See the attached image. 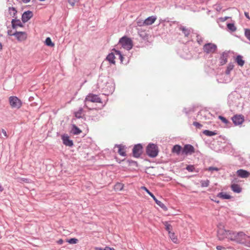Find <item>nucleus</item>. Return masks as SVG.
Here are the masks:
<instances>
[{
	"instance_id": "obj_1",
	"label": "nucleus",
	"mask_w": 250,
	"mask_h": 250,
	"mask_svg": "<svg viewBox=\"0 0 250 250\" xmlns=\"http://www.w3.org/2000/svg\"><path fill=\"white\" fill-rule=\"evenodd\" d=\"M244 236V232L243 231H235L226 229L224 226H220L217 230V238L220 241L225 239L234 242L237 244H241L242 237Z\"/></svg>"
},
{
	"instance_id": "obj_2",
	"label": "nucleus",
	"mask_w": 250,
	"mask_h": 250,
	"mask_svg": "<svg viewBox=\"0 0 250 250\" xmlns=\"http://www.w3.org/2000/svg\"><path fill=\"white\" fill-rule=\"evenodd\" d=\"M84 106L87 108L89 110H93L95 109L98 110L99 109H101L102 108H95L93 107L92 103H102V100L100 98V97L96 94H94L92 93L88 94L85 97L84 101Z\"/></svg>"
},
{
	"instance_id": "obj_3",
	"label": "nucleus",
	"mask_w": 250,
	"mask_h": 250,
	"mask_svg": "<svg viewBox=\"0 0 250 250\" xmlns=\"http://www.w3.org/2000/svg\"><path fill=\"white\" fill-rule=\"evenodd\" d=\"M159 152L158 147L157 145L153 144H149L146 147L147 154L152 158L158 155Z\"/></svg>"
},
{
	"instance_id": "obj_4",
	"label": "nucleus",
	"mask_w": 250,
	"mask_h": 250,
	"mask_svg": "<svg viewBox=\"0 0 250 250\" xmlns=\"http://www.w3.org/2000/svg\"><path fill=\"white\" fill-rule=\"evenodd\" d=\"M9 101L10 106L13 108L19 109L22 105V102L16 96H10L9 98Z\"/></svg>"
},
{
	"instance_id": "obj_5",
	"label": "nucleus",
	"mask_w": 250,
	"mask_h": 250,
	"mask_svg": "<svg viewBox=\"0 0 250 250\" xmlns=\"http://www.w3.org/2000/svg\"><path fill=\"white\" fill-rule=\"evenodd\" d=\"M119 43L123 48L128 50H130L132 47V41L131 39L126 37L122 38L120 40Z\"/></svg>"
},
{
	"instance_id": "obj_6",
	"label": "nucleus",
	"mask_w": 250,
	"mask_h": 250,
	"mask_svg": "<svg viewBox=\"0 0 250 250\" xmlns=\"http://www.w3.org/2000/svg\"><path fill=\"white\" fill-rule=\"evenodd\" d=\"M115 53H111L109 54L106 57V60L111 63L115 64V55H118L119 57L120 58L121 62L123 61V56L121 54L120 52L118 50H114Z\"/></svg>"
},
{
	"instance_id": "obj_7",
	"label": "nucleus",
	"mask_w": 250,
	"mask_h": 250,
	"mask_svg": "<svg viewBox=\"0 0 250 250\" xmlns=\"http://www.w3.org/2000/svg\"><path fill=\"white\" fill-rule=\"evenodd\" d=\"M216 49V45L212 43L205 44L203 46V51L207 54L214 53Z\"/></svg>"
},
{
	"instance_id": "obj_8",
	"label": "nucleus",
	"mask_w": 250,
	"mask_h": 250,
	"mask_svg": "<svg viewBox=\"0 0 250 250\" xmlns=\"http://www.w3.org/2000/svg\"><path fill=\"white\" fill-rule=\"evenodd\" d=\"M195 152L194 147L190 145H186L182 149V153L185 155L191 154Z\"/></svg>"
},
{
	"instance_id": "obj_9",
	"label": "nucleus",
	"mask_w": 250,
	"mask_h": 250,
	"mask_svg": "<svg viewBox=\"0 0 250 250\" xmlns=\"http://www.w3.org/2000/svg\"><path fill=\"white\" fill-rule=\"evenodd\" d=\"M143 147L141 144L135 145L133 148V154L135 157L138 158L142 153Z\"/></svg>"
},
{
	"instance_id": "obj_10",
	"label": "nucleus",
	"mask_w": 250,
	"mask_h": 250,
	"mask_svg": "<svg viewBox=\"0 0 250 250\" xmlns=\"http://www.w3.org/2000/svg\"><path fill=\"white\" fill-rule=\"evenodd\" d=\"M232 120L235 125H240L244 122V117L242 115H235L232 117Z\"/></svg>"
},
{
	"instance_id": "obj_11",
	"label": "nucleus",
	"mask_w": 250,
	"mask_h": 250,
	"mask_svg": "<svg viewBox=\"0 0 250 250\" xmlns=\"http://www.w3.org/2000/svg\"><path fill=\"white\" fill-rule=\"evenodd\" d=\"M14 36L20 42L25 41L27 39V34L25 32H15Z\"/></svg>"
},
{
	"instance_id": "obj_12",
	"label": "nucleus",
	"mask_w": 250,
	"mask_h": 250,
	"mask_svg": "<svg viewBox=\"0 0 250 250\" xmlns=\"http://www.w3.org/2000/svg\"><path fill=\"white\" fill-rule=\"evenodd\" d=\"M33 16V13L30 11L24 12L21 17L22 21L23 22L28 21Z\"/></svg>"
},
{
	"instance_id": "obj_13",
	"label": "nucleus",
	"mask_w": 250,
	"mask_h": 250,
	"mask_svg": "<svg viewBox=\"0 0 250 250\" xmlns=\"http://www.w3.org/2000/svg\"><path fill=\"white\" fill-rule=\"evenodd\" d=\"M62 139L64 145L68 146H72L73 143L72 140L69 139V137L67 135H63L62 136Z\"/></svg>"
},
{
	"instance_id": "obj_14",
	"label": "nucleus",
	"mask_w": 250,
	"mask_h": 250,
	"mask_svg": "<svg viewBox=\"0 0 250 250\" xmlns=\"http://www.w3.org/2000/svg\"><path fill=\"white\" fill-rule=\"evenodd\" d=\"M236 173L238 176L242 178H247L250 175V173L249 172L242 169L238 170Z\"/></svg>"
},
{
	"instance_id": "obj_15",
	"label": "nucleus",
	"mask_w": 250,
	"mask_h": 250,
	"mask_svg": "<svg viewBox=\"0 0 250 250\" xmlns=\"http://www.w3.org/2000/svg\"><path fill=\"white\" fill-rule=\"evenodd\" d=\"M241 244L245 246L250 247V236L247 235L244 233V236L242 237Z\"/></svg>"
},
{
	"instance_id": "obj_16",
	"label": "nucleus",
	"mask_w": 250,
	"mask_h": 250,
	"mask_svg": "<svg viewBox=\"0 0 250 250\" xmlns=\"http://www.w3.org/2000/svg\"><path fill=\"white\" fill-rule=\"evenodd\" d=\"M12 26L13 29H17L18 27H21L23 25L20 20L13 19L12 21Z\"/></svg>"
},
{
	"instance_id": "obj_17",
	"label": "nucleus",
	"mask_w": 250,
	"mask_h": 250,
	"mask_svg": "<svg viewBox=\"0 0 250 250\" xmlns=\"http://www.w3.org/2000/svg\"><path fill=\"white\" fill-rule=\"evenodd\" d=\"M115 147H116L118 148V152L119 153V154L120 155L123 156H126V153H125V146H124L122 145H116Z\"/></svg>"
},
{
	"instance_id": "obj_18",
	"label": "nucleus",
	"mask_w": 250,
	"mask_h": 250,
	"mask_svg": "<svg viewBox=\"0 0 250 250\" xmlns=\"http://www.w3.org/2000/svg\"><path fill=\"white\" fill-rule=\"evenodd\" d=\"M156 18L155 17L151 16L147 18L144 21V24L145 25H149L153 24L156 21Z\"/></svg>"
},
{
	"instance_id": "obj_19",
	"label": "nucleus",
	"mask_w": 250,
	"mask_h": 250,
	"mask_svg": "<svg viewBox=\"0 0 250 250\" xmlns=\"http://www.w3.org/2000/svg\"><path fill=\"white\" fill-rule=\"evenodd\" d=\"M231 188L233 191L236 193H240L241 191L242 188L238 184H233L231 186Z\"/></svg>"
},
{
	"instance_id": "obj_20",
	"label": "nucleus",
	"mask_w": 250,
	"mask_h": 250,
	"mask_svg": "<svg viewBox=\"0 0 250 250\" xmlns=\"http://www.w3.org/2000/svg\"><path fill=\"white\" fill-rule=\"evenodd\" d=\"M124 187V185L121 183H116L114 186V189L116 191H122Z\"/></svg>"
},
{
	"instance_id": "obj_21",
	"label": "nucleus",
	"mask_w": 250,
	"mask_h": 250,
	"mask_svg": "<svg viewBox=\"0 0 250 250\" xmlns=\"http://www.w3.org/2000/svg\"><path fill=\"white\" fill-rule=\"evenodd\" d=\"M181 150L182 151L181 146L179 145H176L173 146L172 149V152L179 155Z\"/></svg>"
},
{
	"instance_id": "obj_22",
	"label": "nucleus",
	"mask_w": 250,
	"mask_h": 250,
	"mask_svg": "<svg viewBox=\"0 0 250 250\" xmlns=\"http://www.w3.org/2000/svg\"><path fill=\"white\" fill-rule=\"evenodd\" d=\"M179 29L180 30L182 31L185 37H188L189 35L190 31L186 27L180 26Z\"/></svg>"
},
{
	"instance_id": "obj_23",
	"label": "nucleus",
	"mask_w": 250,
	"mask_h": 250,
	"mask_svg": "<svg viewBox=\"0 0 250 250\" xmlns=\"http://www.w3.org/2000/svg\"><path fill=\"white\" fill-rule=\"evenodd\" d=\"M235 61L239 65H240L241 66H242L244 65L245 62L243 60V57L241 56H240V55L237 56L235 59Z\"/></svg>"
},
{
	"instance_id": "obj_24",
	"label": "nucleus",
	"mask_w": 250,
	"mask_h": 250,
	"mask_svg": "<svg viewBox=\"0 0 250 250\" xmlns=\"http://www.w3.org/2000/svg\"><path fill=\"white\" fill-rule=\"evenodd\" d=\"M153 199L155 201V203L160 206L161 208L164 209V210H167V208L166 206L161 201L158 200L154 196L152 197Z\"/></svg>"
},
{
	"instance_id": "obj_25",
	"label": "nucleus",
	"mask_w": 250,
	"mask_h": 250,
	"mask_svg": "<svg viewBox=\"0 0 250 250\" xmlns=\"http://www.w3.org/2000/svg\"><path fill=\"white\" fill-rule=\"evenodd\" d=\"M217 197L223 199H229L231 196L224 192H220L217 194Z\"/></svg>"
},
{
	"instance_id": "obj_26",
	"label": "nucleus",
	"mask_w": 250,
	"mask_h": 250,
	"mask_svg": "<svg viewBox=\"0 0 250 250\" xmlns=\"http://www.w3.org/2000/svg\"><path fill=\"white\" fill-rule=\"evenodd\" d=\"M169 237L171 239V240L174 243H177V236L175 235L174 233L169 231Z\"/></svg>"
},
{
	"instance_id": "obj_27",
	"label": "nucleus",
	"mask_w": 250,
	"mask_h": 250,
	"mask_svg": "<svg viewBox=\"0 0 250 250\" xmlns=\"http://www.w3.org/2000/svg\"><path fill=\"white\" fill-rule=\"evenodd\" d=\"M75 116L77 118H81L83 116V109L80 108L77 111L75 112Z\"/></svg>"
},
{
	"instance_id": "obj_28",
	"label": "nucleus",
	"mask_w": 250,
	"mask_h": 250,
	"mask_svg": "<svg viewBox=\"0 0 250 250\" xmlns=\"http://www.w3.org/2000/svg\"><path fill=\"white\" fill-rule=\"evenodd\" d=\"M72 132L75 135H78L81 133L82 131L76 125H73Z\"/></svg>"
},
{
	"instance_id": "obj_29",
	"label": "nucleus",
	"mask_w": 250,
	"mask_h": 250,
	"mask_svg": "<svg viewBox=\"0 0 250 250\" xmlns=\"http://www.w3.org/2000/svg\"><path fill=\"white\" fill-rule=\"evenodd\" d=\"M203 134L208 136H212L216 135L217 133L215 131H211L208 130H205L203 132Z\"/></svg>"
},
{
	"instance_id": "obj_30",
	"label": "nucleus",
	"mask_w": 250,
	"mask_h": 250,
	"mask_svg": "<svg viewBox=\"0 0 250 250\" xmlns=\"http://www.w3.org/2000/svg\"><path fill=\"white\" fill-rule=\"evenodd\" d=\"M8 12H9V15L13 17H14L16 15V14L17 12L16 8L14 7H13L9 8Z\"/></svg>"
},
{
	"instance_id": "obj_31",
	"label": "nucleus",
	"mask_w": 250,
	"mask_h": 250,
	"mask_svg": "<svg viewBox=\"0 0 250 250\" xmlns=\"http://www.w3.org/2000/svg\"><path fill=\"white\" fill-rule=\"evenodd\" d=\"M221 59L222 60L221 63L222 64H225L227 62V54L225 53H223Z\"/></svg>"
},
{
	"instance_id": "obj_32",
	"label": "nucleus",
	"mask_w": 250,
	"mask_h": 250,
	"mask_svg": "<svg viewBox=\"0 0 250 250\" xmlns=\"http://www.w3.org/2000/svg\"><path fill=\"white\" fill-rule=\"evenodd\" d=\"M45 44L46 45L49 46L53 47L54 46V44L52 42L51 39L48 37L45 40Z\"/></svg>"
},
{
	"instance_id": "obj_33",
	"label": "nucleus",
	"mask_w": 250,
	"mask_h": 250,
	"mask_svg": "<svg viewBox=\"0 0 250 250\" xmlns=\"http://www.w3.org/2000/svg\"><path fill=\"white\" fill-rule=\"evenodd\" d=\"M233 67L234 65L233 64L229 63L227 67V69L226 72V74H229L230 72L233 69Z\"/></svg>"
},
{
	"instance_id": "obj_34",
	"label": "nucleus",
	"mask_w": 250,
	"mask_h": 250,
	"mask_svg": "<svg viewBox=\"0 0 250 250\" xmlns=\"http://www.w3.org/2000/svg\"><path fill=\"white\" fill-rule=\"evenodd\" d=\"M227 27L231 31H235L236 30V28L233 23H228Z\"/></svg>"
},
{
	"instance_id": "obj_35",
	"label": "nucleus",
	"mask_w": 250,
	"mask_h": 250,
	"mask_svg": "<svg viewBox=\"0 0 250 250\" xmlns=\"http://www.w3.org/2000/svg\"><path fill=\"white\" fill-rule=\"evenodd\" d=\"M164 225L166 227V229L169 233V231H170V230L172 228V226L171 225L168 224L167 222H165L164 223Z\"/></svg>"
},
{
	"instance_id": "obj_36",
	"label": "nucleus",
	"mask_w": 250,
	"mask_h": 250,
	"mask_svg": "<svg viewBox=\"0 0 250 250\" xmlns=\"http://www.w3.org/2000/svg\"><path fill=\"white\" fill-rule=\"evenodd\" d=\"M66 242L69 244H76L78 242V240L77 238H71L70 239H67Z\"/></svg>"
},
{
	"instance_id": "obj_37",
	"label": "nucleus",
	"mask_w": 250,
	"mask_h": 250,
	"mask_svg": "<svg viewBox=\"0 0 250 250\" xmlns=\"http://www.w3.org/2000/svg\"><path fill=\"white\" fill-rule=\"evenodd\" d=\"M209 183V181L208 180H206L205 181H201V186L202 187H207L208 186Z\"/></svg>"
},
{
	"instance_id": "obj_38",
	"label": "nucleus",
	"mask_w": 250,
	"mask_h": 250,
	"mask_svg": "<svg viewBox=\"0 0 250 250\" xmlns=\"http://www.w3.org/2000/svg\"><path fill=\"white\" fill-rule=\"evenodd\" d=\"M95 250H115L114 248H110L109 247H105L104 249H103V248H99V247H96L95 248Z\"/></svg>"
},
{
	"instance_id": "obj_39",
	"label": "nucleus",
	"mask_w": 250,
	"mask_h": 250,
	"mask_svg": "<svg viewBox=\"0 0 250 250\" xmlns=\"http://www.w3.org/2000/svg\"><path fill=\"white\" fill-rule=\"evenodd\" d=\"M141 189L144 190L145 191H146L151 197L154 196L151 192L149 191V190L146 187H141Z\"/></svg>"
},
{
	"instance_id": "obj_40",
	"label": "nucleus",
	"mask_w": 250,
	"mask_h": 250,
	"mask_svg": "<svg viewBox=\"0 0 250 250\" xmlns=\"http://www.w3.org/2000/svg\"><path fill=\"white\" fill-rule=\"evenodd\" d=\"M245 35L246 37V38L250 41V29H245Z\"/></svg>"
},
{
	"instance_id": "obj_41",
	"label": "nucleus",
	"mask_w": 250,
	"mask_h": 250,
	"mask_svg": "<svg viewBox=\"0 0 250 250\" xmlns=\"http://www.w3.org/2000/svg\"><path fill=\"white\" fill-rule=\"evenodd\" d=\"M219 119H220L223 123H224L225 124H227L228 123L229 121H228V120H227V119H226L225 117L222 116H219L218 117Z\"/></svg>"
},
{
	"instance_id": "obj_42",
	"label": "nucleus",
	"mask_w": 250,
	"mask_h": 250,
	"mask_svg": "<svg viewBox=\"0 0 250 250\" xmlns=\"http://www.w3.org/2000/svg\"><path fill=\"white\" fill-rule=\"evenodd\" d=\"M193 125L198 128H200L202 127V125L201 124L196 122H194Z\"/></svg>"
},
{
	"instance_id": "obj_43",
	"label": "nucleus",
	"mask_w": 250,
	"mask_h": 250,
	"mask_svg": "<svg viewBox=\"0 0 250 250\" xmlns=\"http://www.w3.org/2000/svg\"><path fill=\"white\" fill-rule=\"evenodd\" d=\"M79 0H68V2L73 6L75 5V3Z\"/></svg>"
},
{
	"instance_id": "obj_44",
	"label": "nucleus",
	"mask_w": 250,
	"mask_h": 250,
	"mask_svg": "<svg viewBox=\"0 0 250 250\" xmlns=\"http://www.w3.org/2000/svg\"><path fill=\"white\" fill-rule=\"evenodd\" d=\"M207 170H208V171H213V170L218 171L219 169L217 167H209L207 169Z\"/></svg>"
},
{
	"instance_id": "obj_45",
	"label": "nucleus",
	"mask_w": 250,
	"mask_h": 250,
	"mask_svg": "<svg viewBox=\"0 0 250 250\" xmlns=\"http://www.w3.org/2000/svg\"><path fill=\"white\" fill-rule=\"evenodd\" d=\"M194 169V167L193 166H188L187 167V169L190 171H192Z\"/></svg>"
},
{
	"instance_id": "obj_46",
	"label": "nucleus",
	"mask_w": 250,
	"mask_h": 250,
	"mask_svg": "<svg viewBox=\"0 0 250 250\" xmlns=\"http://www.w3.org/2000/svg\"><path fill=\"white\" fill-rule=\"evenodd\" d=\"M216 249L217 250H226V248L221 246H217L216 247Z\"/></svg>"
},
{
	"instance_id": "obj_47",
	"label": "nucleus",
	"mask_w": 250,
	"mask_h": 250,
	"mask_svg": "<svg viewBox=\"0 0 250 250\" xmlns=\"http://www.w3.org/2000/svg\"><path fill=\"white\" fill-rule=\"evenodd\" d=\"M1 132L3 134V136L5 137H7V133H6V131L4 129H1Z\"/></svg>"
},
{
	"instance_id": "obj_48",
	"label": "nucleus",
	"mask_w": 250,
	"mask_h": 250,
	"mask_svg": "<svg viewBox=\"0 0 250 250\" xmlns=\"http://www.w3.org/2000/svg\"><path fill=\"white\" fill-rule=\"evenodd\" d=\"M8 34L9 36H14V33H13L11 30L8 31Z\"/></svg>"
},
{
	"instance_id": "obj_49",
	"label": "nucleus",
	"mask_w": 250,
	"mask_h": 250,
	"mask_svg": "<svg viewBox=\"0 0 250 250\" xmlns=\"http://www.w3.org/2000/svg\"><path fill=\"white\" fill-rule=\"evenodd\" d=\"M63 243V241L62 239H60L57 241V243L59 245H62Z\"/></svg>"
},
{
	"instance_id": "obj_50",
	"label": "nucleus",
	"mask_w": 250,
	"mask_h": 250,
	"mask_svg": "<svg viewBox=\"0 0 250 250\" xmlns=\"http://www.w3.org/2000/svg\"><path fill=\"white\" fill-rule=\"evenodd\" d=\"M216 9L217 11H220V10H221V7L220 5H216Z\"/></svg>"
},
{
	"instance_id": "obj_51",
	"label": "nucleus",
	"mask_w": 250,
	"mask_h": 250,
	"mask_svg": "<svg viewBox=\"0 0 250 250\" xmlns=\"http://www.w3.org/2000/svg\"><path fill=\"white\" fill-rule=\"evenodd\" d=\"M244 14H245V16H246V17L248 19H249V20H250V17H249V13H248V12H245Z\"/></svg>"
},
{
	"instance_id": "obj_52",
	"label": "nucleus",
	"mask_w": 250,
	"mask_h": 250,
	"mask_svg": "<svg viewBox=\"0 0 250 250\" xmlns=\"http://www.w3.org/2000/svg\"><path fill=\"white\" fill-rule=\"evenodd\" d=\"M21 0L24 3H28L30 1V0Z\"/></svg>"
},
{
	"instance_id": "obj_53",
	"label": "nucleus",
	"mask_w": 250,
	"mask_h": 250,
	"mask_svg": "<svg viewBox=\"0 0 250 250\" xmlns=\"http://www.w3.org/2000/svg\"><path fill=\"white\" fill-rule=\"evenodd\" d=\"M2 46L1 43L0 42V51L2 50Z\"/></svg>"
},
{
	"instance_id": "obj_54",
	"label": "nucleus",
	"mask_w": 250,
	"mask_h": 250,
	"mask_svg": "<svg viewBox=\"0 0 250 250\" xmlns=\"http://www.w3.org/2000/svg\"><path fill=\"white\" fill-rule=\"evenodd\" d=\"M215 202L217 203H219V201H214Z\"/></svg>"
},
{
	"instance_id": "obj_55",
	"label": "nucleus",
	"mask_w": 250,
	"mask_h": 250,
	"mask_svg": "<svg viewBox=\"0 0 250 250\" xmlns=\"http://www.w3.org/2000/svg\"><path fill=\"white\" fill-rule=\"evenodd\" d=\"M40 1H44L45 0H39Z\"/></svg>"
}]
</instances>
